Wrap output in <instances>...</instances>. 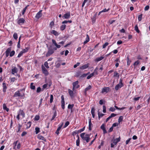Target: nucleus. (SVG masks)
<instances>
[{"mask_svg":"<svg viewBox=\"0 0 150 150\" xmlns=\"http://www.w3.org/2000/svg\"><path fill=\"white\" fill-rule=\"evenodd\" d=\"M89 66V64H84L80 67V69L81 70L86 69Z\"/></svg>","mask_w":150,"mask_h":150,"instance_id":"4468645a","label":"nucleus"},{"mask_svg":"<svg viewBox=\"0 0 150 150\" xmlns=\"http://www.w3.org/2000/svg\"><path fill=\"white\" fill-rule=\"evenodd\" d=\"M66 27V25L65 24L62 25L60 27L61 30L63 31L65 29Z\"/></svg>","mask_w":150,"mask_h":150,"instance_id":"c9c22d12","label":"nucleus"},{"mask_svg":"<svg viewBox=\"0 0 150 150\" xmlns=\"http://www.w3.org/2000/svg\"><path fill=\"white\" fill-rule=\"evenodd\" d=\"M85 127H84L83 128L81 129L78 130V133H81V132H83L84 130Z\"/></svg>","mask_w":150,"mask_h":150,"instance_id":"13d9d810","label":"nucleus"},{"mask_svg":"<svg viewBox=\"0 0 150 150\" xmlns=\"http://www.w3.org/2000/svg\"><path fill=\"white\" fill-rule=\"evenodd\" d=\"M79 82L78 81L73 83V89L74 88H77L79 87V85L78 84Z\"/></svg>","mask_w":150,"mask_h":150,"instance_id":"9d476101","label":"nucleus"},{"mask_svg":"<svg viewBox=\"0 0 150 150\" xmlns=\"http://www.w3.org/2000/svg\"><path fill=\"white\" fill-rule=\"evenodd\" d=\"M25 19L23 18H21L18 19L17 23L19 25L23 24L25 22Z\"/></svg>","mask_w":150,"mask_h":150,"instance_id":"0eeeda50","label":"nucleus"},{"mask_svg":"<svg viewBox=\"0 0 150 150\" xmlns=\"http://www.w3.org/2000/svg\"><path fill=\"white\" fill-rule=\"evenodd\" d=\"M110 90V88L108 87H104L102 88L101 91L102 93H108Z\"/></svg>","mask_w":150,"mask_h":150,"instance_id":"1a4fd4ad","label":"nucleus"},{"mask_svg":"<svg viewBox=\"0 0 150 150\" xmlns=\"http://www.w3.org/2000/svg\"><path fill=\"white\" fill-rule=\"evenodd\" d=\"M70 17V12H67L65 14L64 16H62L63 19H68Z\"/></svg>","mask_w":150,"mask_h":150,"instance_id":"39448f33","label":"nucleus"},{"mask_svg":"<svg viewBox=\"0 0 150 150\" xmlns=\"http://www.w3.org/2000/svg\"><path fill=\"white\" fill-rule=\"evenodd\" d=\"M18 71V70L16 67H14L11 69V73L14 74L17 73Z\"/></svg>","mask_w":150,"mask_h":150,"instance_id":"412c9836","label":"nucleus"},{"mask_svg":"<svg viewBox=\"0 0 150 150\" xmlns=\"http://www.w3.org/2000/svg\"><path fill=\"white\" fill-rule=\"evenodd\" d=\"M57 115V113L56 111V110H55V111L53 113V115L52 117V118L51 119V120H53L54 118L56 117Z\"/></svg>","mask_w":150,"mask_h":150,"instance_id":"2f4dec72","label":"nucleus"},{"mask_svg":"<svg viewBox=\"0 0 150 150\" xmlns=\"http://www.w3.org/2000/svg\"><path fill=\"white\" fill-rule=\"evenodd\" d=\"M11 50V47L7 48L5 52V53L10 54Z\"/></svg>","mask_w":150,"mask_h":150,"instance_id":"72a5a7b5","label":"nucleus"},{"mask_svg":"<svg viewBox=\"0 0 150 150\" xmlns=\"http://www.w3.org/2000/svg\"><path fill=\"white\" fill-rule=\"evenodd\" d=\"M134 29L138 33H139L140 32V30H139L137 25H136L134 27Z\"/></svg>","mask_w":150,"mask_h":150,"instance_id":"7c9ffc66","label":"nucleus"},{"mask_svg":"<svg viewBox=\"0 0 150 150\" xmlns=\"http://www.w3.org/2000/svg\"><path fill=\"white\" fill-rule=\"evenodd\" d=\"M42 69L43 73L44 74L45 76H47L48 75V72L45 67H43V65L42 66Z\"/></svg>","mask_w":150,"mask_h":150,"instance_id":"423d86ee","label":"nucleus"},{"mask_svg":"<svg viewBox=\"0 0 150 150\" xmlns=\"http://www.w3.org/2000/svg\"><path fill=\"white\" fill-rule=\"evenodd\" d=\"M104 58V57L101 56L100 57L97 58H96L95 60L96 61L99 62L102 60Z\"/></svg>","mask_w":150,"mask_h":150,"instance_id":"473e14b6","label":"nucleus"},{"mask_svg":"<svg viewBox=\"0 0 150 150\" xmlns=\"http://www.w3.org/2000/svg\"><path fill=\"white\" fill-rule=\"evenodd\" d=\"M90 40V38L89 36V35L88 34H87L86 35V39L85 41L83 43L84 45L87 43Z\"/></svg>","mask_w":150,"mask_h":150,"instance_id":"f3484780","label":"nucleus"},{"mask_svg":"<svg viewBox=\"0 0 150 150\" xmlns=\"http://www.w3.org/2000/svg\"><path fill=\"white\" fill-rule=\"evenodd\" d=\"M15 54V51L14 50H13L9 54V56L10 57H12Z\"/></svg>","mask_w":150,"mask_h":150,"instance_id":"a19ab883","label":"nucleus"},{"mask_svg":"<svg viewBox=\"0 0 150 150\" xmlns=\"http://www.w3.org/2000/svg\"><path fill=\"white\" fill-rule=\"evenodd\" d=\"M127 66H129L131 62L130 60L129 57L128 56L127 57Z\"/></svg>","mask_w":150,"mask_h":150,"instance_id":"c85d7f7f","label":"nucleus"},{"mask_svg":"<svg viewBox=\"0 0 150 150\" xmlns=\"http://www.w3.org/2000/svg\"><path fill=\"white\" fill-rule=\"evenodd\" d=\"M35 132L36 134H38L40 132V129L38 127L35 128Z\"/></svg>","mask_w":150,"mask_h":150,"instance_id":"e433bc0d","label":"nucleus"},{"mask_svg":"<svg viewBox=\"0 0 150 150\" xmlns=\"http://www.w3.org/2000/svg\"><path fill=\"white\" fill-rule=\"evenodd\" d=\"M92 88L91 85H89L84 90V93L85 95L86 94V92L88 90Z\"/></svg>","mask_w":150,"mask_h":150,"instance_id":"6ab92c4d","label":"nucleus"},{"mask_svg":"<svg viewBox=\"0 0 150 150\" xmlns=\"http://www.w3.org/2000/svg\"><path fill=\"white\" fill-rule=\"evenodd\" d=\"M123 86V84L122 82V80L121 79L120 80L119 83L115 87V89L117 91Z\"/></svg>","mask_w":150,"mask_h":150,"instance_id":"20e7f679","label":"nucleus"},{"mask_svg":"<svg viewBox=\"0 0 150 150\" xmlns=\"http://www.w3.org/2000/svg\"><path fill=\"white\" fill-rule=\"evenodd\" d=\"M3 108L4 110H5L7 112L9 111V109L8 108L5 104L4 103L3 105Z\"/></svg>","mask_w":150,"mask_h":150,"instance_id":"bb28decb","label":"nucleus"},{"mask_svg":"<svg viewBox=\"0 0 150 150\" xmlns=\"http://www.w3.org/2000/svg\"><path fill=\"white\" fill-rule=\"evenodd\" d=\"M23 52L21 51L18 54V56H17V57L18 58H20L21 57L23 54Z\"/></svg>","mask_w":150,"mask_h":150,"instance_id":"6e6d98bb","label":"nucleus"},{"mask_svg":"<svg viewBox=\"0 0 150 150\" xmlns=\"http://www.w3.org/2000/svg\"><path fill=\"white\" fill-rule=\"evenodd\" d=\"M109 43L108 42H105L103 46V48L104 49L108 45Z\"/></svg>","mask_w":150,"mask_h":150,"instance_id":"5fc2aeb1","label":"nucleus"},{"mask_svg":"<svg viewBox=\"0 0 150 150\" xmlns=\"http://www.w3.org/2000/svg\"><path fill=\"white\" fill-rule=\"evenodd\" d=\"M78 131H74L73 132H72V134L73 135V136H74L76 134H78Z\"/></svg>","mask_w":150,"mask_h":150,"instance_id":"052dcab7","label":"nucleus"},{"mask_svg":"<svg viewBox=\"0 0 150 150\" xmlns=\"http://www.w3.org/2000/svg\"><path fill=\"white\" fill-rule=\"evenodd\" d=\"M50 33L51 34H53L55 36H58L59 34V33L58 32H57L56 31L54 30H52L51 31Z\"/></svg>","mask_w":150,"mask_h":150,"instance_id":"a211bd4d","label":"nucleus"},{"mask_svg":"<svg viewBox=\"0 0 150 150\" xmlns=\"http://www.w3.org/2000/svg\"><path fill=\"white\" fill-rule=\"evenodd\" d=\"M13 37L14 38L15 40H17L18 38V35L16 33H15L13 35Z\"/></svg>","mask_w":150,"mask_h":150,"instance_id":"c03bdc74","label":"nucleus"},{"mask_svg":"<svg viewBox=\"0 0 150 150\" xmlns=\"http://www.w3.org/2000/svg\"><path fill=\"white\" fill-rule=\"evenodd\" d=\"M123 119V117L122 116H120L119 117L118 120V122L119 123H120L122 121Z\"/></svg>","mask_w":150,"mask_h":150,"instance_id":"58836bf2","label":"nucleus"},{"mask_svg":"<svg viewBox=\"0 0 150 150\" xmlns=\"http://www.w3.org/2000/svg\"><path fill=\"white\" fill-rule=\"evenodd\" d=\"M92 125V124L91 123V119H89V125H88V129L89 130L91 131V127Z\"/></svg>","mask_w":150,"mask_h":150,"instance_id":"aec40b11","label":"nucleus"},{"mask_svg":"<svg viewBox=\"0 0 150 150\" xmlns=\"http://www.w3.org/2000/svg\"><path fill=\"white\" fill-rule=\"evenodd\" d=\"M98 117L99 120H100V118L101 117H102L105 114H104L101 113L100 112H98Z\"/></svg>","mask_w":150,"mask_h":150,"instance_id":"cd10ccee","label":"nucleus"},{"mask_svg":"<svg viewBox=\"0 0 150 150\" xmlns=\"http://www.w3.org/2000/svg\"><path fill=\"white\" fill-rule=\"evenodd\" d=\"M30 47H25V49H23L21 51L24 54L28 52V50L29 49Z\"/></svg>","mask_w":150,"mask_h":150,"instance_id":"b1692460","label":"nucleus"},{"mask_svg":"<svg viewBox=\"0 0 150 150\" xmlns=\"http://www.w3.org/2000/svg\"><path fill=\"white\" fill-rule=\"evenodd\" d=\"M69 124V122L67 121L65 124V125H64V128H66V127H67Z\"/></svg>","mask_w":150,"mask_h":150,"instance_id":"3c124183","label":"nucleus"},{"mask_svg":"<svg viewBox=\"0 0 150 150\" xmlns=\"http://www.w3.org/2000/svg\"><path fill=\"white\" fill-rule=\"evenodd\" d=\"M149 6L147 5L144 8V10L145 11H147L149 10Z\"/></svg>","mask_w":150,"mask_h":150,"instance_id":"774afa93","label":"nucleus"},{"mask_svg":"<svg viewBox=\"0 0 150 150\" xmlns=\"http://www.w3.org/2000/svg\"><path fill=\"white\" fill-rule=\"evenodd\" d=\"M74 106V105L72 104H69L68 106V108L69 109H71V112H72V109Z\"/></svg>","mask_w":150,"mask_h":150,"instance_id":"f704fd0d","label":"nucleus"},{"mask_svg":"<svg viewBox=\"0 0 150 150\" xmlns=\"http://www.w3.org/2000/svg\"><path fill=\"white\" fill-rule=\"evenodd\" d=\"M76 137L77 138V139L76 140V145L77 146H79L80 143L79 137V135L77 134L76 135Z\"/></svg>","mask_w":150,"mask_h":150,"instance_id":"5701e85b","label":"nucleus"},{"mask_svg":"<svg viewBox=\"0 0 150 150\" xmlns=\"http://www.w3.org/2000/svg\"><path fill=\"white\" fill-rule=\"evenodd\" d=\"M44 65L45 67L47 68H49V67L48 66V63L47 62H45Z\"/></svg>","mask_w":150,"mask_h":150,"instance_id":"603ef678","label":"nucleus"},{"mask_svg":"<svg viewBox=\"0 0 150 150\" xmlns=\"http://www.w3.org/2000/svg\"><path fill=\"white\" fill-rule=\"evenodd\" d=\"M42 10H40L36 14L35 17L37 19H39L42 16Z\"/></svg>","mask_w":150,"mask_h":150,"instance_id":"ddd939ff","label":"nucleus"},{"mask_svg":"<svg viewBox=\"0 0 150 150\" xmlns=\"http://www.w3.org/2000/svg\"><path fill=\"white\" fill-rule=\"evenodd\" d=\"M31 122H28L27 125V128H30L31 125Z\"/></svg>","mask_w":150,"mask_h":150,"instance_id":"864d4df0","label":"nucleus"},{"mask_svg":"<svg viewBox=\"0 0 150 150\" xmlns=\"http://www.w3.org/2000/svg\"><path fill=\"white\" fill-rule=\"evenodd\" d=\"M80 135L83 140L86 141L87 143L89 142L90 139V134H85V133H81Z\"/></svg>","mask_w":150,"mask_h":150,"instance_id":"f03ea898","label":"nucleus"},{"mask_svg":"<svg viewBox=\"0 0 150 150\" xmlns=\"http://www.w3.org/2000/svg\"><path fill=\"white\" fill-rule=\"evenodd\" d=\"M81 74V72L80 71H78L75 74V76L78 77L80 76Z\"/></svg>","mask_w":150,"mask_h":150,"instance_id":"ea45409f","label":"nucleus"},{"mask_svg":"<svg viewBox=\"0 0 150 150\" xmlns=\"http://www.w3.org/2000/svg\"><path fill=\"white\" fill-rule=\"evenodd\" d=\"M61 98L62 108L63 109H64L65 108V102L64 100V98L63 95L61 96Z\"/></svg>","mask_w":150,"mask_h":150,"instance_id":"6e6552de","label":"nucleus"},{"mask_svg":"<svg viewBox=\"0 0 150 150\" xmlns=\"http://www.w3.org/2000/svg\"><path fill=\"white\" fill-rule=\"evenodd\" d=\"M95 109L94 108H92L91 109V113L93 118H94L95 117Z\"/></svg>","mask_w":150,"mask_h":150,"instance_id":"4be33fe9","label":"nucleus"},{"mask_svg":"<svg viewBox=\"0 0 150 150\" xmlns=\"http://www.w3.org/2000/svg\"><path fill=\"white\" fill-rule=\"evenodd\" d=\"M41 89L40 87H38L37 89L36 92L37 93H40L41 91Z\"/></svg>","mask_w":150,"mask_h":150,"instance_id":"bf43d9fd","label":"nucleus"},{"mask_svg":"<svg viewBox=\"0 0 150 150\" xmlns=\"http://www.w3.org/2000/svg\"><path fill=\"white\" fill-rule=\"evenodd\" d=\"M52 43L56 46L55 47L57 48V49L61 47L60 45L57 44L55 40L52 39Z\"/></svg>","mask_w":150,"mask_h":150,"instance_id":"f8f14e48","label":"nucleus"},{"mask_svg":"<svg viewBox=\"0 0 150 150\" xmlns=\"http://www.w3.org/2000/svg\"><path fill=\"white\" fill-rule=\"evenodd\" d=\"M103 113H105L106 112V107L105 106V105H103Z\"/></svg>","mask_w":150,"mask_h":150,"instance_id":"338daca9","label":"nucleus"},{"mask_svg":"<svg viewBox=\"0 0 150 150\" xmlns=\"http://www.w3.org/2000/svg\"><path fill=\"white\" fill-rule=\"evenodd\" d=\"M69 94L71 97H73L74 96V92L73 91L71 90H69Z\"/></svg>","mask_w":150,"mask_h":150,"instance_id":"c756f323","label":"nucleus"},{"mask_svg":"<svg viewBox=\"0 0 150 150\" xmlns=\"http://www.w3.org/2000/svg\"><path fill=\"white\" fill-rule=\"evenodd\" d=\"M47 84H45L42 86V91H43L44 89H45L47 87Z\"/></svg>","mask_w":150,"mask_h":150,"instance_id":"e2e57ef3","label":"nucleus"},{"mask_svg":"<svg viewBox=\"0 0 150 150\" xmlns=\"http://www.w3.org/2000/svg\"><path fill=\"white\" fill-rule=\"evenodd\" d=\"M94 76V75L93 74V73H91L87 77V79H90L91 77L93 76Z\"/></svg>","mask_w":150,"mask_h":150,"instance_id":"49530a36","label":"nucleus"},{"mask_svg":"<svg viewBox=\"0 0 150 150\" xmlns=\"http://www.w3.org/2000/svg\"><path fill=\"white\" fill-rule=\"evenodd\" d=\"M120 137H119L117 138L114 139L112 140V141L113 142V143L115 145H116L118 142L120 141Z\"/></svg>","mask_w":150,"mask_h":150,"instance_id":"2eb2a0df","label":"nucleus"},{"mask_svg":"<svg viewBox=\"0 0 150 150\" xmlns=\"http://www.w3.org/2000/svg\"><path fill=\"white\" fill-rule=\"evenodd\" d=\"M139 63V60H137L136 61L134 64V65L135 66L138 65Z\"/></svg>","mask_w":150,"mask_h":150,"instance_id":"4d7b16f0","label":"nucleus"},{"mask_svg":"<svg viewBox=\"0 0 150 150\" xmlns=\"http://www.w3.org/2000/svg\"><path fill=\"white\" fill-rule=\"evenodd\" d=\"M7 87L5 83H3V91L4 93H5L6 91Z\"/></svg>","mask_w":150,"mask_h":150,"instance_id":"dca6fc26","label":"nucleus"},{"mask_svg":"<svg viewBox=\"0 0 150 150\" xmlns=\"http://www.w3.org/2000/svg\"><path fill=\"white\" fill-rule=\"evenodd\" d=\"M80 64V63L79 62H77L76 64L74 65V68H76L77 66H79Z\"/></svg>","mask_w":150,"mask_h":150,"instance_id":"69168bd1","label":"nucleus"},{"mask_svg":"<svg viewBox=\"0 0 150 150\" xmlns=\"http://www.w3.org/2000/svg\"><path fill=\"white\" fill-rule=\"evenodd\" d=\"M142 14H141L138 16V20L139 21H140L142 19Z\"/></svg>","mask_w":150,"mask_h":150,"instance_id":"8fccbe9b","label":"nucleus"},{"mask_svg":"<svg viewBox=\"0 0 150 150\" xmlns=\"http://www.w3.org/2000/svg\"><path fill=\"white\" fill-rule=\"evenodd\" d=\"M33 83H31L30 85V88L31 89L34 90L35 89V87L34 85H33Z\"/></svg>","mask_w":150,"mask_h":150,"instance_id":"4c0bfd02","label":"nucleus"},{"mask_svg":"<svg viewBox=\"0 0 150 150\" xmlns=\"http://www.w3.org/2000/svg\"><path fill=\"white\" fill-rule=\"evenodd\" d=\"M48 51L47 53L46 56L47 57H49L53 54L54 52V50H56L57 48L54 47L53 49L52 48V46H50L48 48Z\"/></svg>","mask_w":150,"mask_h":150,"instance_id":"7ed1b4c3","label":"nucleus"},{"mask_svg":"<svg viewBox=\"0 0 150 150\" xmlns=\"http://www.w3.org/2000/svg\"><path fill=\"white\" fill-rule=\"evenodd\" d=\"M115 110V109L113 107H110V108L109 110L111 112H114Z\"/></svg>","mask_w":150,"mask_h":150,"instance_id":"680f3d73","label":"nucleus"},{"mask_svg":"<svg viewBox=\"0 0 150 150\" xmlns=\"http://www.w3.org/2000/svg\"><path fill=\"white\" fill-rule=\"evenodd\" d=\"M143 106V105L142 104H140L138 105L136 107V110H137L140 109L141 107Z\"/></svg>","mask_w":150,"mask_h":150,"instance_id":"09e8293b","label":"nucleus"},{"mask_svg":"<svg viewBox=\"0 0 150 150\" xmlns=\"http://www.w3.org/2000/svg\"><path fill=\"white\" fill-rule=\"evenodd\" d=\"M110 10V8H108V9H107L106 8H105L99 12L98 15H99L102 12H107L108 11H109Z\"/></svg>","mask_w":150,"mask_h":150,"instance_id":"a878e982","label":"nucleus"},{"mask_svg":"<svg viewBox=\"0 0 150 150\" xmlns=\"http://www.w3.org/2000/svg\"><path fill=\"white\" fill-rule=\"evenodd\" d=\"M63 123L62 122L61 124V125L59 124L58 125V128L57 129V131H59L61 129V128H62V127L63 126Z\"/></svg>","mask_w":150,"mask_h":150,"instance_id":"79ce46f5","label":"nucleus"},{"mask_svg":"<svg viewBox=\"0 0 150 150\" xmlns=\"http://www.w3.org/2000/svg\"><path fill=\"white\" fill-rule=\"evenodd\" d=\"M113 76L114 77H118L119 78V74L117 71H115L114 72Z\"/></svg>","mask_w":150,"mask_h":150,"instance_id":"37998d69","label":"nucleus"},{"mask_svg":"<svg viewBox=\"0 0 150 150\" xmlns=\"http://www.w3.org/2000/svg\"><path fill=\"white\" fill-rule=\"evenodd\" d=\"M53 99V95H50V103H51L52 102Z\"/></svg>","mask_w":150,"mask_h":150,"instance_id":"de8ad7c7","label":"nucleus"},{"mask_svg":"<svg viewBox=\"0 0 150 150\" xmlns=\"http://www.w3.org/2000/svg\"><path fill=\"white\" fill-rule=\"evenodd\" d=\"M28 6V5L27 6H26L25 7L23 10L22 11V14L23 15H24V13L25 11V10H26V9H27V7Z\"/></svg>","mask_w":150,"mask_h":150,"instance_id":"a18cd8bd","label":"nucleus"},{"mask_svg":"<svg viewBox=\"0 0 150 150\" xmlns=\"http://www.w3.org/2000/svg\"><path fill=\"white\" fill-rule=\"evenodd\" d=\"M54 25V23L53 21H51L50 24V25L51 27V28H52V27Z\"/></svg>","mask_w":150,"mask_h":150,"instance_id":"0e129e2a","label":"nucleus"},{"mask_svg":"<svg viewBox=\"0 0 150 150\" xmlns=\"http://www.w3.org/2000/svg\"><path fill=\"white\" fill-rule=\"evenodd\" d=\"M38 138L39 139L45 141H46V139L45 138L41 135H38Z\"/></svg>","mask_w":150,"mask_h":150,"instance_id":"393cba45","label":"nucleus"},{"mask_svg":"<svg viewBox=\"0 0 150 150\" xmlns=\"http://www.w3.org/2000/svg\"><path fill=\"white\" fill-rule=\"evenodd\" d=\"M25 90L24 89H21L18 90L15 93L13 97H22L24 96H25Z\"/></svg>","mask_w":150,"mask_h":150,"instance_id":"f257e3e1","label":"nucleus"},{"mask_svg":"<svg viewBox=\"0 0 150 150\" xmlns=\"http://www.w3.org/2000/svg\"><path fill=\"white\" fill-rule=\"evenodd\" d=\"M18 114L22 116L23 118L25 117V113L23 110H19L18 112Z\"/></svg>","mask_w":150,"mask_h":150,"instance_id":"9b49d317","label":"nucleus"}]
</instances>
